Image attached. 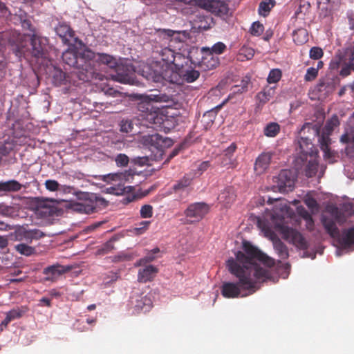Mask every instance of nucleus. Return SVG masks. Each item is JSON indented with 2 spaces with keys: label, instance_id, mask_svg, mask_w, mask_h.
I'll return each instance as SVG.
<instances>
[{
  "label": "nucleus",
  "instance_id": "nucleus-5",
  "mask_svg": "<svg viewBox=\"0 0 354 354\" xmlns=\"http://www.w3.org/2000/svg\"><path fill=\"white\" fill-rule=\"evenodd\" d=\"M327 212L330 213V216L324 215L322 218L323 225L328 233L333 237H337L339 235L337 227L335 222L343 223L344 219L342 213L337 207H328Z\"/></svg>",
  "mask_w": 354,
  "mask_h": 354
},
{
  "label": "nucleus",
  "instance_id": "nucleus-36",
  "mask_svg": "<svg viewBox=\"0 0 354 354\" xmlns=\"http://www.w3.org/2000/svg\"><path fill=\"white\" fill-rule=\"evenodd\" d=\"M15 249L19 253L25 256H30L35 252L34 248L24 243L17 245Z\"/></svg>",
  "mask_w": 354,
  "mask_h": 354
},
{
  "label": "nucleus",
  "instance_id": "nucleus-10",
  "mask_svg": "<svg viewBox=\"0 0 354 354\" xmlns=\"http://www.w3.org/2000/svg\"><path fill=\"white\" fill-rule=\"evenodd\" d=\"M209 210V207L205 203H196L190 205L185 211L187 218H193L192 221H201Z\"/></svg>",
  "mask_w": 354,
  "mask_h": 354
},
{
  "label": "nucleus",
  "instance_id": "nucleus-62",
  "mask_svg": "<svg viewBox=\"0 0 354 354\" xmlns=\"http://www.w3.org/2000/svg\"><path fill=\"white\" fill-rule=\"evenodd\" d=\"M8 244L7 238L0 236V248H6Z\"/></svg>",
  "mask_w": 354,
  "mask_h": 354
},
{
  "label": "nucleus",
  "instance_id": "nucleus-19",
  "mask_svg": "<svg viewBox=\"0 0 354 354\" xmlns=\"http://www.w3.org/2000/svg\"><path fill=\"white\" fill-rule=\"evenodd\" d=\"M256 289H221L222 295L225 298L243 297L252 294Z\"/></svg>",
  "mask_w": 354,
  "mask_h": 354
},
{
  "label": "nucleus",
  "instance_id": "nucleus-52",
  "mask_svg": "<svg viewBox=\"0 0 354 354\" xmlns=\"http://www.w3.org/2000/svg\"><path fill=\"white\" fill-rule=\"evenodd\" d=\"M323 55V51L322 48L319 47H313L310 50V56L311 58L317 59L322 57Z\"/></svg>",
  "mask_w": 354,
  "mask_h": 354
},
{
  "label": "nucleus",
  "instance_id": "nucleus-48",
  "mask_svg": "<svg viewBox=\"0 0 354 354\" xmlns=\"http://www.w3.org/2000/svg\"><path fill=\"white\" fill-rule=\"evenodd\" d=\"M153 208L149 205H145L141 207L140 215L142 218H150L152 216Z\"/></svg>",
  "mask_w": 354,
  "mask_h": 354
},
{
  "label": "nucleus",
  "instance_id": "nucleus-2",
  "mask_svg": "<svg viewBox=\"0 0 354 354\" xmlns=\"http://www.w3.org/2000/svg\"><path fill=\"white\" fill-rule=\"evenodd\" d=\"M293 212L288 207L286 202L279 201L274 207L270 216L276 229L285 240L299 248L304 249L307 247V243L302 235L295 230L283 224V221L286 218H290Z\"/></svg>",
  "mask_w": 354,
  "mask_h": 354
},
{
  "label": "nucleus",
  "instance_id": "nucleus-34",
  "mask_svg": "<svg viewBox=\"0 0 354 354\" xmlns=\"http://www.w3.org/2000/svg\"><path fill=\"white\" fill-rule=\"evenodd\" d=\"M174 60L171 62L169 68L173 69V67H174L179 72L183 68V61L185 58L180 53H174Z\"/></svg>",
  "mask_w": 354,
  "mask_h": 354
},
{
  "label": "nucleus",
  "instance_id": "nucleus-33",
  "mask_svg": "<svg viewBox=\"0 0 354 354\" xmlns=\"http://www.w3.org/2000/svg\"><path fill=\"white\" fill-rule=\"evenodd\" d=\"M120 67H118L117 74L113 75V79L118 82L122 84H133L135 81L129 74H123L119 72Z\"/></svg>",
  "mask_w": 354,
  "mask_h": 354
},
{
  "label": "nucleus",
  "instance_id": "nucleus-35",
  "mask_svg": "<svg viewBox=\"0 0 354 354\" xmlns=\"http://www.w3.org/2000/svg\"><path fill=\"white\" fill-rule=\"evenodd\" d=\"M280 129L279 125L275 122H271L264 128V134L268 137H274Z\"/></svg>",
  "mask_w": 354,
  "mask_h": 354
},
{
  "label": "nucleus",
  "instance_id": "nucleus-11",
  "mask_svg": "<svg viewBox=\"0 0 354 354\" xmlns=\"http://www.w3.org/2000/svg\"><path fill=\"white\" fill-rule=\"evenodd\" d=\"M338 118L337 116L332 117L331 119L327 121L324 129V132L319 139L321 149L326 154L328 151V145L330 143V138L328 135L334 129L335 127L338 126Z\"/></svg>",
  "mask_w": 354,
  "mask_h": 354
},
{
  "label": "nucleus",
  "instance_id": "nucleus-20",
  "mask_svg": "<svg viewBox=\"0 0 354 354\" xmlns=\"http://www.w3.org/2000/svg\"><path fill=\"white\" fill-rule=\"evenodd\" d=\"M158 270L153 266H148L138 272V279L140 282L151 281L157 273Z\"/></svg>",
  "mask_w": 354,
  "mask_h": 354
},
{
  "label": "nucleus",
  "instance_id": "nucleus-44",
  "mask_svg": "<svg viewBox=\"0 0 354 354\" xmlns=\"http://www.w3.org/2000/svg\"><path fill=\"white\" fill-rule=\"evenodd\" d=\"M263 26L259 22H254L251 28L250 32L255 36H259L263 32Z\"/></svg>",
  "mask_w": 354,
  "mask_h": 354
},
{
  "label": "nucleus",
  "instance_id": "nucleus-64",
  "mask_svg": "<svg viewBox=\"0 0 354 354\" xmlns=\"http://www.w3.org/2000/svg\"><path fill=\"white\" fill-rule=\"evenodd\" d=\"M12 227L10 225L4 223L3 222H0V230L1 231H7L9 230H12Z\"/></svg>",
  "mask_w": 354,
  "mask_h": 354
},
{
  "label": "nucleus",
  "instance_id": "nucleus-32",
  "mask_svg": "<svg viewBox=\"0 0 354 354\" xmlns=\"http://www.w3.org/2000/svg\"><path fill=\"white\" fill-rule=\"evenodd\" d=\"M194 178V176L192 174L185 175L178 182V183L174 186V190H181L187 187L191 184Z\"/></svg>",
  "mask_w": 354,
  "mask_h": 354
},
{
  "label": "nucleus",
  "instance_id": "nucleus-27",
  "mask_svg": "<svg viewBox=\"0 0 354 354\" xmlns=\"http://www.w3.org/2000/svg\"><path fill=\"white\" fill-rule=\"evenodd\" d=\"M178 73L179 75L183 77V80L189 83L196 80L200 75L199 72L195 69H187L185 71L182 69Z\"/></svg>",
  "mask_w": 354,
  "mask_h": 354
},
{
  "label": "nucleus",
  "instance_id": "nucleus-29",
  "mask_svg": "<svg viewBox=\"0 0 354 354\" xmlns=\"http://www.w3.org/2000/svg\"><path fill=\"white\" fill-rule=\"evenodd\" d=\"M308 37V32L304 28H299L293 32V40L298 44H302L306 42Z\"/></svg>",
  "mask_w": 354,
  "mask_h": 354
},
{
  "label": "nucleus",
  "instance_id": "nucleus-60",
  "mask_svg": "<svg viewBox=\"0 0 354 354\" xmlns=\"http://www.w3.org/2000/svg\"><path fill=\"white\" fill-rule=\"evenodd\" d=\"M341 141L342 142H345V143H347V142H353V139L351 138V136L348 134V133H345L344 134L343 136H342L341 137Z\"/></svg>",
  "mask_w": 354,
  "mask_h": 354
},
{
  "label": "nucleus",
  "instance_id": "nucleus-15",
  "mask_svg": "<svg viewBox=\"0 0 354 354\" xmlns=\"http://www.w3.org/2000/svg\"><path fill=\"white\" fill-rule=\"evenodd\" d=\"M266 236L268 237L273 243L274 250L281 259L288 257L287 247L277 237L276 234L270 230H265Z\"/></svg>",
  "mask_w": 354,
  "mask_h": 354
},
{
  "label": "nucleus",
  "instance_id": "nucleus-4",
  "mask_svg": "<svg viewBox=\"0 0 354 354\" xmlns=\"http://www.w3.org/2000/svg\"><path fill=\"white\" fill-rule=\"evenodd\" d=\"M188 58L193 64L204 71L212 70L219 63L218 57L212 55L209 47H203L201 49L192 48L189 52Z\"/></svg>",
  "mask_w": 354,
  "mask_h": 354
},
{
  "label": "nucleus",
  "instance_id": "nucleus-13",
  "mask_svg": "<svg viewBox=\"0 0 354 354\" xmlns=\"http://www.w3.org/2000/svg\"><path fill=\"white\" fill-rule=\"evenodd\" d=\"M94 198L95 197L91 195V197L82 202L73 203L71 204V208L76 212L91 214L93 212L97 207V202Z\"/></svg>",
  "mask_w": 354,
  "mask_h": 354
},
{
  "label": "nucleus",
  "instance_id": "nucleus-1",
  "mask_svg": "<svg viewBox=\"0 0 354 354\" xmlns=\"http://www.w3.org/2000/svg\"><path fill=\"white\" fill-rule=\"evenodd\" d=\"M243 251L236 254V259L232 258L227 261L228 270L235 275L242 285L248 288H254L268 281H274L270 272L261 266L268 267L274 264V259L261 252L249 243H243Z\"/></svg>",
  "mask_w": 354,
  "mask_h": 354
},
{
  "label": "nucleus",
  "instance_id": "nucleus-24",
  "mask_svg": "<svg viewBox=\"0 0 354 354\" xmlns=\"http://www.w3.org/2000/svg\"><path fill=\"white\" fill-rule=\"evenodd\" d=\"M25 313L26 310L19 308L10 310L6 313L5 319L1 322V326H7L11 321L21 317Z\"/></svg>",
  "mask_w": 354,
  "mask_h": 354
},
{
  "label": "nucleus",
  "instance_id": "nucleus-14",
  "mask_svg": "<svg viewBox=\"0 0 354 354\" xmlns=\"http://www.w3.org/2000/svg\"><path fill=\"white\" fill-rule=\"evenodd\" d=\"M68 270V268L59 264L47 267L44 270L43 272L44 274V280L48 281H55Z\"/></svg>",
  "mask_w": 354,
  "mask_h": 354
},
{
  "label": "nucleus",
  "instance_id": "nucleus-61",
  "mask_svg": "<svg viewBox=\"0 0 354 354\" xmlns=\"http://www.w3.org/2000/svg\"><path fill=\"white\" fill-rule=\"evenodd\" d=\"M41 211L42 213L46 215H50L52 214L53 210L50 207H47L46 205H44L43 207L41 206Z\"/></svg>",
  "mask_w": 354,
  "mask_h": 354
},
{
  "label": "nucleus",
  "instance_id": "nucleus-23",
  "mask_svg": "<svg viewBox=\"0 0 354 354\" xmlns=\"http://www.w3.org/2000/svg\"><path fill=\"white\" fill-rule=\"evenodd\" d=\"M235 198L234 189L231 187L225 189L218 196L220 203L227 206L230 205Z\"/></svg>",
  "mask_w": 354,
  "mask_h": 354
},
{
  "label": "nucleus",
  "instance_id": "nucleus-18",
  "mask_svg": "<svg viewBox=\"0 0 354 354\" xmlns=\"http://www.w3.org/2000/svg\"><path fill=\"white\" fill-rule=\"evenodd\" d=\"M136 98L140 100L141 103H149L151 102H167L170 100L169 95L161 93L149 95L140 94L136 95Z\"/></svg>",
  "mask_w": 354,
  "mask_h": 354
},
{
  "label": "nucleus",
  "instance_id": "nucleus-45",
  "mask_svg": "<svg viewBox=\"0 0 354 354\" xmlns=\"http://www.w3.org/2000/svg\"><path fill=\"white\" fill-rule=\"evenodd\" d=\"M209 48L212 52V55H220L225 50L226 46L223 42H217L214 46H212V48Z\"/></svg>",
  "mask_w": 354,
  "mask_h": 354
},
{
  "label": "nucleus",
  "instance_id": "nucleus-46",
  "mask_svg": "<svg viewBox=\"0 0 354 354\" xmlns=\"http://www.w3.org/2000/svg\"><path fill=\"white\" fill-rule=\"evenodd\" d=\"M13 149V145L11 142H5L0 145V159L2 156L8 154Z\"/></svg>",
  "mask_w": 354,
  "mask_h": 354
},
{
  "label": "nucleus",
  "instance_id": "nucleus-26",
  "mask_svg": "<svg viewBox=\"0 0 354 354\" xmlns=\"http://www.w3.org/2000/svg\"><path fill=\"white\" fill-rule=\"evenodd\" d=\"M274 94V87H266L261 92L257 95V99L259 104H264L272 97Z\"/></svg>",
  "mask_w": 354,
  "mask_h": 354
},
{
  "label": "nucleus",
  "instance_id": "nucleus-41",
  "mask_svg": "<svg viewBox=\"0 0 354 354\" xmlns=\"http://www.w3.org/2000/svg\"><path fill=\"white\" fill-rule=\"evenodd\" d=\"M115 162L118 167H126L129 164V158L124 153H119L115 156Z\"/></svg>",
  "mask_w": 354,
  "mask_h": 354
},
{
  "label": "nucleus",
  "instance_id": "nucleus-57",
  "mask_svg": "<svg viewBox=\"0 0 354 354\" xmlns=\"http://www.w3.org/2000/svg\"><path fill=\"white\" fill-rule=\"evenodd\" d=\"M51 299L48 297H42L41 299L39 300L38 306H51Z\"/></svg>",
  "mask_w": 354,
  "mask_h": 354
},
{
  "label": "nucleus",
  "instance_id": "nucleus-30",
  "mask_svg": "<svg viewBox=\"0 0 354 354\" xmlns=\"http://www.w3.org/2000/svg\"><path fill=\"white\" fill-rule=\"evenodd\" d=\"M174 50L171 49V47L165 48L160 52L162 59L165 62L167 67L169 68L171 62L174 61Z\"/></svg>",
  "mask_w": 354,
  "mask_h": 354
},
{
  "label": "nucleus",
  "instance_id": "nucleus-58",
  "mask_svg": "<svg viewBox=\"0 0 354 354\" xmlns=\"http://www.w3.org/2000/svg\"><path fill=\"white\" fill-rule=\"evenodd\" d=\"M351 70L352 68L350 64H348L342 68L340 71V75L344 77L348 76V75H350Z\"/></svg>",
  "mask_w": 354,
  "mask_h": 354
},
{
  "label": "nucleus",
  "instance_id": "nucleus-40",
  "mask_svg": "<svg viewBox=\"0 0 354 354\" xmlns=\"http://www.w3.org/2000/svg\"><path fill=\"white\" fill-rule=\"evenodd\" d=\"M281 77V72L279 69H272L267 78V81L268 83H276L277 82Z\"/></svg>",
  "mask_w": 354,
  "mask_h": 354
},
{
  "label": "nucleus",
  "instance_id": "nucleus-22",
  "mask_svg": "<svg viewBox=\"0 0 354 354\" xmlns=\"http://www.w3.org/2000/svg\"><path fill=\"white\" fill-rule=\"evenodd\" d=\"M55 31L62 40L66 42L69 38L73 37V32L71 28L65 24H60L55 28Z\"/></svg>",
  "mask_w": 354,
  "mask_h": 354
},
{
  "label": "nucleus",
  "instance_id": "nucleus-43",
  "mask_svg": "<svg viewBox=\"0 0 354 354\" xmlns=\"http://www.w3.org/2000/svg\"><path fill=\"white\" fill-rule=\"evenodd\" d=\"M159 252L160 250L158 248L153 249L151 251L149 252L143 259L140 260L139 265H141L142 263L152 261L156 258L154 254L158 253Z\"/></svg>",
  "mask_w": 354,
  "mask_h": 354
},
{
  "label": "nucleus",
  "instance_id": "nucleus-47",
  "mask_svg": "<svg viewBox=\"0 0 354 354\" xmlns=\"http://www.w3.org/2000/svg\"><path fill=\"white\" fill-rule=\"evenodd\" d=\"M120 130L125 133L132 132L133 130V123L131 120H123L121 122Z\"/></svg>",
  "mask_w": 354,
  "mask_h": 354
},
{
  "label": "nucleus",
  "instance_id": "nucleus-7",
  "mask_svg": "<svg viewBox=\"0 0 354 354\" xmlns=\"http://www.w3.org/2000/svg\"><path fill=\"white\" fill-rule=\"evenodd\" d=\"M295 174L292 171L284 169L281 171L279 175L275 177V186L282 193H287L292 190L295 185Z\"/></svg>",
  "mask_w": 354,
  "mask_h": 354
},
{
  "label": "nucleus",
  "instance_id": "nucleus-55",
  "mask_svg": "<svg viewBox=\"0 0 354 354\" xmlns=\"http://www.w3.org/2000/svg\"><path fill=\"white\" fill-rule=\"evenodd\" d=\"M118 275L115 273H111L110 275L107 276L106 278H104V283L106 285L111 286L112 284V282L114 281H116L118 279Z\"/></svg>",
  "mask_w": 354,
  "mask_h": 354
},
{
  "label": "nucleus",
  "instance_id": "nucleus-38",
  "mask_svg": "<svg viewBox=\"0 0 354 354\" xmlns=\"http://www.w3.org/2000/svg\"><path fill=\"white\" fill-rule=\"evenodd\" d=\"M304 202L313 214L317 213L318 212V204L314 198L309 196H306L304 199Z\"/></svg>",
  "mask_w": 354,
  "mask_h": 354
},
{
  "label": "nucleus",
  "instance_id": "nucleus-49",
  "mask_svg": "<svg viewBox=\"0 0 354 354\" xmlns=\"http://www.w3.org/2000/svg\"><path fill=\"white\" fill-rule=\"evenodd\" d=\"M340 0H318V3L319 6H322L326 8H331L333 6L337 5L339 3Z\"/></svg>",
  "mask_w": 354,
  "mask_h": 354
},
{
  "label": "nucleus",
  "instance_id": "nucleus-16",
  "mask_svg": "<svg viewBox=\"0 0 354 354\" xmlns=\"http://www.w3.org/2000/svg\"><path fill=\"white\" fill-rule=\"evenodd\" d=\"M20 39L21 36L19 34L15 33L12 37L10 38L8 33L0 32V55L3 52L4 48L8 43L11 44H16L18 52L19 53H24L25 52L24 46L18 44Z\"/></svg>",
  "mask_w": 354,
  "mask_h": 354
},
{
  "label": "nucleus",
  "instance_id": "nucleus-12",
  "mask_svg": "<svg viewBox=\"0 0 354 354\" xmlns=\"http://www.w3.org/2000/svg\"><path fill=\"white\" fill-rule=\"evenodd\" d=\"M196 5L216 15L226 12V6L222 0H195Z\"/></svg>",
  "mask_w": 354,
  "mask_h": 354
},
{
  "label": "nucleus",
  "instance_id": "nucleus-54",
  "mask_svg": "<svg viewBox=\"0 0 354 354\" xmlns=\"http://www.w3.org/2000/svg\"><path fill=\"white\" fill-rule=\"evenodd\" d=\"M317 73H318V69L317 68H313V67L309 68L307 70L306 74L305 75V79L307 81L313 80H314L317 77Z\"/></svg>",
  "mask_w": 354,
  "mask_h": 354
},
{
  "label": "nucleus",
  "instance_id": "nucleus-51",
  "mask_svg": "<svg viewBox=\"0 0 354 354\" xmlns=\"http://www.w3.org/2000/svg\"><path fill=\"white\" fill-rule=\"evenodd\" d=\"M20 23H21L22 28L24 30H30V33H26L28 36V34L35 33V30L31 28V22L29 19H28L26 18H24V19L20 18Z\"/></svg>",
  "mask_w": 354,
  "mask_h": 354
},
{
  "label": "nucleus",
  "instance_id": "nucleus-25",
  "mask_svg": "<svg viewBox=\"0 0 354 354\" xmlns=\"http://www.w3.org/2000/svg\"><path fill=\"white\" fill-rule=\"evenodd\" d=\"M77 55L75 52L74 49L70 48L66 50L62 54L63 61L68 65L71 66L75 67L77 66Z\"/></svg>",
  "mask_w": 354,
  "mask_h": 354
},
{
  "label": "nucleus",
  "instance_id": "nucleus-9",
  "mask_svg": "<svg viewBox=\"0 0 354 354\" xmlns=\"http://www.w3.org/2000/svg\"><path fill=\"white\" fill-rule=\"evenodd\" d=\"M159 36L161 39L168 43L169 46L174 49L180 48L176 44L183 43L186 39V35L183 32L173 31L171 30H162L159 31Z\"/></svg>",
  "mask_w": 354,
  "mask_h": 354
},
{
  "label": "nucleus",
  "instance_id": "nucleus-53",
  "mask_svg": "<svg viewBox=\"0 0 354 354\" xmlns=\"http://www.w3.org/2000/svg\"><path fill=\"white\" fill-rule=\"evenodd\" d=\"M59 183L54 180H47L45 182L46 188L49 191H57L59 188Z\"/></svg>",
  "mask_w": 354,
  "mask_h": 354
},
{
  "label": "nucleus",
  "instance_id": "nucleus-21",
  "mask_svg": "<svg viewBox=\"0 0 354 354\" xmlns=\"http://www.w3.org/2000/svg\"><path fill=\"white\" fill-rule=\"evenodd\" d=\"M22 185L15 180L0 182V192H12L20 190Z\"/></svg>",
  "mask_w": 354,
  "mask_h": 354
},
{
  "label": "nucleus",
  "instance_id": "nucleus-31",
  "mask_svg": "<svg viewBox=\"0 0 354 354\" xmlns=\"http://www.w3.org/2000/svg\"><path fill=\"white\" fill-rule=\"evenodd\" d=\"M274 1L273 0H265L261 2L259 7V15L266 17L270 10L274 7Z\"/></svg>",
  "mask_w": 354,
  "mask_h": 354
},
{
  "label": "nucleus",
  "instance_id": "nucleus-59",
  "mask_svg": "<svg viewBox=\"0 0 354 354\" xmlns=\"http://www.w3.org/2000/svg\"><path fill=\"white\" fill-rule=\"evenodd\" d=\"M298 212L305 220L311 217L310 214L302 207H298Z\"/></svg>",
  "mask_w": 354,
  "mask_h": 354
},
{
  "label": "nucleus",
  "instance_id": "nucleus-28",
  "mask_svg": "<svg viewBox=\"0 0 354 354\" xmlns=\"http://www.w3.org/2000/svg\"><path fill=\"white\" fill-rule=\"evenodd\" d=\"M340 241L344 247H348L354 244V227L344 232L342 234Z\"/></svg>",
  "mask_w": 354,
  "mask_h": 354
},
{
  "label": "nucleus",
  "instance_id": "nucleus-39",
  "mask_svg": "<svg viewBox=\"0 0 354 354\" xmlns=\"http://www.w3.org/2000/svg\"><path fill=\"white\" fill-rule=\"evenodd\" d=\"M44 235V233L39 230H28L24 232V237L27 240L38 239Z\"/></svg>",
  "mask_w": 354,
  "mask_h": 354
},
{
  "label": "nucleus",
  "instance_id": "nucleus-56",
  "mask_svg": "<svg viewBox=\"0 0 354 354\" xmlns=\"http://www.w3.org/2000/svg\"><path fill=\"white\" fill-rule=\"evenodd\" d=\"M209 167L208 162H203L198 167V172L193 175L194 177L198 175H201L204 171H205Z\"/></svg>",
  "mask_w": 354,
  "mask_h": 354
},
{
  "label": "nucleus",
  "instance_id": "nucleus-42",
  "mask_svg": "<svg viewBox=\"0 0 354 354\" xmlns=\"http://www.w3.org/2000/svg\"><path fill=\"white\" fill-rule=\"evenodd\" d=\"M299 144L301 151L304 153H308L311 149L312 143L308 138H301V140L299 141Z\"/></svg>",
  "mask_w": 354,
  "mask_h": 354
},
{
  "label": "nucleus",
  "instance_id": "nucleus-50",
  "mask_svg": "<svg viewBox=\"0 0 354 354\" xmlns=\"http://www.w3.org/2000/svg\"><path fill=\"white\" fill-rule=\"evenodd\" d=\"M317 164L315 162H309L307 169H306V176L308 177H311L315 174L317 171Z\"/></svg>",
  "mask_w": 354,
  "mask_h": 354
},
{
  "label": "nucleus",
  "instance_id": "nucleus-8",
  "mask_svg": "<svg viewBox=\"0 0 354 354\" xmlns=\"http://www.w3.org/2000/svg\"><path fill=\"white\" fill-rule=\"evenodd\" d=\"M31 39V53L37 58H44L47 52L48 39L46 37H41L36 33L28 34Z\"/></svg>",
  "mask_w": 354,
  "mask_h": 354
},
{
  "label": "nucleus",
  "instance_id": "nucleus-6",
  "mask_svg": "<svg viewBox=\"0 0 354 354\" xmlns=\"http://www.w3.org/2000/svg\"><path fill=\"white\" fill-rule=\"evenodd\" d=\"M130 302L131 305L134 306L135 310L137 313L140 311L147 312L152 306L151 297L147 295H144L142 289H136V290L132 291Z\"/></svg>",
  "mask_w": 354,
  "mask_h": 354
},
{
  "label": "nucleus",
  "instance_id": "nucleus-63",
  "mask_svg": "<svg viewBox=\"0 0 354 354\" xmlns=\"http://www.w3.org/2000/svg\"><path fill=\"white\" fill-rule=\"evenodd\" d=\"M160 139V138L158 134H153L148 136V140H149L151 142H157L158 144Z\"/></svg>",
  "mask_w": 354,
  "mask_h": 354
},
{
  "label": "nucleus",
  "instance_id": "nucleus-17",
  "mask_svg": "<svg viewBox=\"0 0 354 354\" xmlns=\"http://www.w3.org/2000/svg\"><path fill=\"white\" fill-rule=\"evenodd\" d=\"M272 153L270 152H263L257 158L254 170L257 174H263L269 167Z\"/></svg>",
  "mask_w": 354,
  "mask_h": 354
},
{
  "label": "nucleus",
  "instance_id": "nucleus-37",
  "mask_svg": "<svg viewBox=\"0 0 354 354\" xmlns=\"http://www.w3.org/2000/svg\"><path fill=\"white\" fill-rule=\"evenodd\" d=\"M97 59L102 64L108 65L110 68H114L116 66L115 59L107 54H98Z\"/></svg>",
  "mask_w": 354,
  "mask_h": 354
},
{
  "label": "nucleus",
  "instance_id": "nucleus-3",
  "mask_svg": "<svg viewBox=\"0 0 354 354\" xmlns=\"http://www.w3.org/2000/svg\"><path fill=\"white\" fill-rule=\"evenodd\" d=\"M135 173L127 170L120 173L109 174L102 176V180L112 186L106 188V192L115 195H122L129 188L127 183H133Z\"/></svg>",
  "mask_w": 354,
  "mask_h": 354
}]
</instances>
